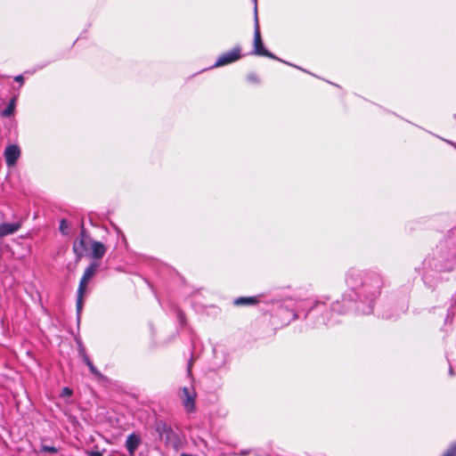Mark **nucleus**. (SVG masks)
<instances>
[{
  "label": "nucleus",
  "instance_id": "9b49d317",
  "mask_svg": "<svg viewBox=\"0 0 456 456\" xmlns=\"http://www.w3.org/2000/svg\"><path fill=\"white\" fill-rule=\"evenodd\" d=\"M257 297H240L234 299L235 305H251L258 303Z\"/></svg>",
  "mask_w": 456,
  "mask_h": 456
},
{
  "label": "nucleus",
  "instance_id": "5701e85b",
  "mask_svg": "<svg viewBox=\"0 0 456 456\" xmlns=\"http://www.w3.org/2000/svg\"><path fill=\"white\" fill-rule=\"evenodd\" d=\"M79 354L81 355L82 360H84V354H86V350H85L84 347H80L79 348Z\"/></svg>",
  "mask_w": 456,
  "mask_h": 456
},
{
  "label": "nucleus",
  "instance_id": "6e6552de",
  "mask_svg": "<svg viewBox=\"0 0 456 456\" xmlns=\"http://www.w3.org/2000/svg\"><path fill=\"white\" fill-rule=\"evenodd\" d=\"M21 227L20 223H3L0 224V239L18 232Z\"/></svg>",
  "mask_w": 456,
  "mask_h": 456
},
{
  "label": "nucleus",
  "instance_id": "dca6fc26",
  "mask_svg": "<svg viewBox=\"0 0 456 456\" xmlns=\"http://www.w3.org/2000/svg\"><path fill=\"white\" fill-rule=\"evenodd\" d=\"M40 452L54 454L58 452V449L54 446L41 444Z\"/></svg>",
  "mask_w": 456,
  "mask_h": 456
},
{
  "label": "nucleus",
  "instance_id": "7ed1b4c3",
  "mask_svg": "<svg viewBox=\"0 0 456 456\" xmlns=\"http://www.w3.org/2000/svg\"><path fill=\"white\" fill-rule=\"evenodd\" d=\"M252 53L256 55H262L268 58L279 60L275 55H273L272 53H270L264 47L259 29L256 7L255 8L254 49Z\"/></svg>",
  "mask_w": 456,
  "mask_h": 456
},
{
  "label": "nucleus",
  "instance_id": "423d86ee",
  "mask_svg": "<svg viewBox=\"0 0 456 456\" xmlns=\"http://www.w3.org/2000/svg\"><path fill=\"white\" fill-rule=\"evenodd\" d=\"M20 155V151L17 145H9L5 148L4 157L6 164L9 167L13 166Z\"/></svg>",
  "mask_w": 456,
  "mask_h": 456
},
{
  "label": "nucleus",
  "instance_id": "f03ea898",
  "mask_svg": "<svg viewBox=\"0 0 456 456\" xmlns=\"http://www.w3.org/2000/svg\"><path fill=\"white\" fill-rule=\"evenodd\" d=\"M196 396L197 394L193 387H184L178 392V397L187 413L196 411Z\"/></svg>",
  "mask_w": 456,
  "mask_h": 456
},
{
  "label": "nucleus",
  "instance_id": "20e7f679",
  "mask_svg": "<svg viewBox=\"0 0 456 456\" xmlns=\"http://www.w3.org/2000/svg\"><path fill=\"white\" fill-rule=\"evenodd\" d=\"M240 47L235 46L232 50L228 51L221 54L216 63L213 65L214 68L228 65L240 59Z\"/></svg>",
  "mask_w": 456,
  "mask_h": 456
},
{
  "label": "nucleus",
  "instance_id": "f8f14e48",
  "mask_svg": "<svg viewBox=\"0 0 456 456\" xmlns=\"http://www.w3.org/2000/svg\"><path fill=\"white\" fill-rule=\"evenodd\" d=\"M83 362L88 366L91 373L97 377V378H102V373L97 370V368L94 365V363L91 362L89 356L87 354H84V360Z\"/></svg>",
  "mask_w": 456,
  "mask_h": 456
},
{
  "label": "nucleus",
  "instance_id": "0eeeda50",
  "mask_svg": "<svg viewBox=\"0 0 456 456\" xmlns=\"http://www.w3.org/2000/svg\"><path fill=\"white\" fill-rule=\"evenodd\" d=\"M142 444V439L139 435L133 433L126 437V448L128 451L130 456H134L135 451Z\"/></svg>",
  "mask_w": 456,
  "mask_h": 456
},
{
  "label": "nucleus",
  "instance_id": "39448f33",
  "mask_svg": "<svg viewBox=\"0 0 456 456\" xmlns=\"http://www.w3.org/2000/svg\"><path fill=\"white\" fill-rule=\"evenodd\" d=\"M100 265L97 262H92L85 270L84 274L79 281L78 288L80 291L86 289L88 281L95 275Z\"/></svg>",
  "mask_w": 456,
  "mask_h": 456
},
{
  "label": "nucleus",
  "instance_id": "aec40b11",
  "mask_svg": "<svg viewBox=\"0 0 456 456\" xmlns=\"http://www.w3.org/2000/svg\"><path fill=\"white\" fill-rule=\"evenodd\" d=\"M177 319H178L179 322L181 323V325H183L185 323L184 316H183V313H181L180 311L177 312Z\"/></svg>",
  "mask_w": 456,
  "mask_h": 456
},
{
  "label": "nucleus",
  "instance_id": "ddd939ff",
  "mask_svg": "<svg viewBox=\"0 0 456 456\" xmlns=\"http://www.w3.org/2000/svg\"><path fill=\"white\" fill-rule=\"evenodd\" d=\"M86 289H83L82 291H80V288L77 289V317L79 318L80 314H81V312H82V309H83V305H84V302H83V296L85 294Z\"/></svg>",
  "mask_w": 456,
  "mask_h": 456
},
{
  "label": "nucleus",
  "instance_id": "4468645a",
  "mask_svg": "<svg viewBox=\"0 0 456 456\" xmlns=\"http://www.w3.org/2000/svg\"><path fill=\"white\" fill-rule=\"evenodd\" d=\"M14 104H15V99H12L8 103L6 108L2 111L1 115L3 117H10V116H12L13 114V112H14Z\"/></svg>",
  "mask_w": 456,
  "mask_h": 456
},
{
  "label": "nucleus",
  "instance_id": "393cba45",
  "mask_svg": "<svg viewBox=\"0 0 456 456\" xmlns=\"http://www.w3.org/2000/svg\"><path fill=\"white\" fill-rule=\"evenodd\" d=\"M90 456H102L100 452H91Z\"/></svg>",
  "mask_w": 456,
  "mask_h": 456
},
{
  "label": "nucleus",
  "instance_id": "1a4fd4ad",
  "mask_svg": "<svg viewBox=\"0 0 456 456\" xmlns=\"http://www.w3.org/2000/svg\"><path fill=\"white\" fill-rule=\"evenodd\" d=\"M87 251L86 238H77L73 244V252L77 260H80Z\"/></svg>",
  "mask_w": 456,
  "mask_h": 456
},
{
  "label": "nucleus",
  "instance_id": "4be33fe9",
  "mask_svg": "<svg viewBox=\"0 0 456 456\" xmlns=\"http://www.w3.org/2000/svg\"><path fill=\"white\" fill-rule=\"evenodd\" d=\"M14 80L19 82V83H20V84H22L23 81H24V78H23V77L21 75H19V76L15 77Z\"/></svg>",
  "mask_w": 456,
  "mask_h": 456
},
{
  "label": "nucleus",
  "instance_id": "9d476101",
  "mask_svg": "<svg viewBox=\"0 0 456 456\" xmlns=\"http://www.w3.org/2000/svg\"><path fill=\"white\" fill-rule=\"evenodd\" d=\"M92 253L91 256L94 259H101L106 253V247L103 243L96 240L91 241Z\"/></svg>",
  "mask_w": 456,
  "mask_h": 456
},
{
  "label": "nucleus",
  "instance_id": "f3484780",
  "mask_svg": "<svg viewBox=\"0 0 456 456\" xmlns=\"http://www.w3.org/2000/svg\"><path fill=\"white\" fill-rule=\"evenodd\" d=\"M59 230L64 235L69 233V224L65 219L61 220Z\"/></svg>",
  "mask_w": 456,
  "mask_h": 456
},
{
  "label": "nucleus",
  "instance_id": "412c9836",
  "mask_svg": "<svg viewBox=\"0 0 456 456\" xmlns=\"http://www.w3.org/2000/svg\"><path fill=\"white\" fill-rule=\"evenodd\" d=\"M78 238H86V240H87V236H86V229L84 227L83 224H81V231H80Z\"/></svg>",
  "mask_w": 456,
  "mask_h": 456
},
{
  "label": "nucleus",
  "instance_id": "a211bd4d",
  "mask_svg": "<svg viewBox=\"0 0 456 456\" xmlns=\"http://www.w3.org/2000/svg\"><path fill=\"white\" fill-rule=\"evenodd\" d=\"M442 456H456V444H452Z\"/></svg>",
  "mask_w": 456,
  "mask_h": 456
},
{
  "label": "nucleus",
  "instance_id": "6ab92c4d",
  "mask_svg": "<svg viewBox=\"0 0 456 456\" xmlns=\"http://www.w3.org/2000/svg\"><path fill=\"white\" fill-rule=\"evenodd\" d=\"M248 80L251 83H258L259 78L255 73H251L248 76Z\"/></svg>",
  "mask_w": 456,
  "mask_h": 456
},
{
  "label": "nucleus",
  "instance_id": "7c9ffc66",
  "mask_svg": "<svg viewBox=\"0 0 456 456\" xmlns=\"http://www.w3.org/2000/svg\"><path fill=\"white\" fill-rule=\"evenodd\" d=\"M450 373L452 375V369L450 368Z\"/></svg>",
  "mask_w": 456,
  "mask_h": 456
},
{
  "label": "nucleus",
  "instance_id": "c85d7f7f",
  "mask_svg": "<svg viewBox=\"0 0 456 456\" xmlns=\"http://www.w3.org/2000/svg\"><path fill=\"white\" fill-rule=\"evenodd\" d=\"M255 3V8L256 7V0H253Z\"/></svg>",
  "mask_w": 456,
  "mask_h": 456
},
{
  "label": "nucleus",
  "instance_id": "cd10ccee",
  "mask_svg": "<svg viewBox=\"0 0 456 456\" xmlns=\"http://www.w3.org/2000/svg\"><path fill=\"white\" fill-rule=\"evenodd\" d=\"M319 304H321L320 301H316L315 305H314V307H316Z\"/></svg>",
  "mask_w": 456,
  "mask_h": 456
},
{
  "label": "nucleus",
  "instance_id": "2eb2a0df",
  "mask_svg": "<svg viewBox=\"0 0 456 456\" xmlns=\"http://www.w3.org/2000/svg\"><path fill=\"white\" fill-rule=\"evenodd\" d=\"M339 305L340 304H339L338 301L333 303V305H332V311L337 312L338 314H344V313H346L350 308L349 305H344L343 308H340Z\"/></svg>",
  "mask_w": 456,
  "mask_h": 456
},
{
  "label": "nucleus",
  "instance_id": "a878e982",
  "mask_svg": "<svg viewBox=\"0 0 456 456\" xmlns=\"http://www.w3.org/2000/svg\"><path fill=\"white\" fill-rule=\"evenodd\" d=\"M191 362H189V364H188V369H187V370H188V375H191Z\"/></svg>",
  "mask_w": 456,
  "mask_h": 456
},
{
  "label": "nucleus",
  "instance_id": "f257e3e1",
  "mask_svg": "<svg viewBox=\"0 0 456 456\" xmlns=\"http://www.w3.org/2000/svg\"><path fill=\"white\" fill-rule=\"evenodd\" d=\"M346 282L354 292V297L349 295L348 302L354 299L367 300L370 304L381 291L382 277L376 272H362L354 268L347 272Z\"/></svg>",
  "mask_w": 456,
  "mask_h": 456
},
{
  "label": "nucleus",
  "instance_id": "bb28decb",
  "mask_svg": "<svg viewBox=\"0 0 456 456\" xmlns=\"http://www.w3.org/2000/svg\"><path fill=\"white\" fill-rule=\"evenodd\" d=\"M239 454L241 455V456L248 455V451H241Z\"/></svg>",
  "mask_w": 456,
  "mask_h": 456
},
{
  "label": "nucleus",
  "instance_id": "c756f323",
  "mask_svg": "<svg viewBox=\"0 0 456 456\" xmlns=\"http://www.w3.org/2000/svg\"><path fill=\"white\" fill-rule=\"evenodd\" d=\"M452 270V267L447 269L448 272H450Z\"/></svg>",
  "mask_w": 456,
  "mask_h": 456
},
{
  "label": "nucleus",
  "instance_id": "b1692460",
  "mask_svg": "<svg viewBox=\"0 0 456 456\" xmlns=\"http://www.w3.org/2000/svg\"><path fill=\"white\" fill-rule=\"evenodd\" d=\"M63 392H64V394L69 395L72 394V391L68 387H64Z\"/></svg>",
  "mask_w": 456,
  "mask_h": 456
}]
</instances>
